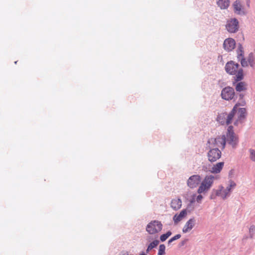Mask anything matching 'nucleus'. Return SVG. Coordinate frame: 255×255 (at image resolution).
<instances>
[{
  "instance_id": "bb28decb",
  "label": "nucleus",
  "mask_w": 255,
  "mask_h": 255,
  "mask_svg": "<svg viewBox=\"0 0 255 255\" xmlns=\"http://www.w3.org/2000/svg\"><path fill=\"white\" fill-rule=\"evenodd\" d=\"M165 254V246L164 244H161L159 247L158 255H164Z\"/></svg>"
},
{
  "instance_id": "2f4dec72",
  "label": "nucleus",
  "mask_w": 255,
  "mask_h": 255,
  "mask_svg": "<svg viewBox=\"0 0 255 255\" xmlns=\"http://www.w3.org/2000/svg\"><path fill=\"white\" fill-rule=\"evenodd\" d=\"M255 231V226H252L250 228V232L254 233Z\"/></svg>"
},
{
  "instance_id": "423d86ee",
  "label": "nucleus",
  "mask_w": 255,
  "mask_h": 255,
  "mask_svg": "<svg viewBox=\"0 0 255 255\" xmlns=\"http://www.w3.org/2000/svg\"><path fill=\"white\" fill-rule=\"evenodd\" d=\"M234 12L237 15L243 16L248 13V10L246 8L243 1L240 0H236L232 4Z\"/></svg>"
},
{
  "instance_id": "f8f14e48",
  "label": "nucleus",
  "mask_w": 255,
  "mask_h": 255,
  "mask_svg": "<svg viewBox=\"0 0 255 255\" xmlns=\"http://www.w3.org/2000/svg\"><path fill=\"white\" fill-rule=\"evenodd\" d=\"M237 57L239 60L241 61V63L243 67H247L248 66V63L246 58H244V50L243 47L241 44L238 47V49L237 50Z\"/></svg>"
},
{
  "instance_id": "f257e3e1",
  "label": "nucleus",
  "mask_w": 255,
  "mask_h": 255,
  "mask_svg": "<svg viewBox=\"0 0 255 255\" xmlns=\"http://www.w3.org/2000/svg\"><path fill=\"white\" fill-rule=\"evenodd\" d=\"M225 145L226 137L225 135L217 138L209 139L206 144V148L209 149L207 153L208 160L211 162H214L220 159L222 153L219 148L224 149Z\"/></svg>"
},
{
  "instance_id": "4468645a",
  "label": "nucleus",
  "mask_w": 255,
  "mask_h": 255,
  "mask_svg": "<svg viewBox=\"0 0 255 255\" xmlns=\"http://www.w3.org/2000/svg\"><path fill=\"white\" fill-rule=\"evenodd\" d=\"M187 215L186 209L182 210L180 213H176L173 217V221L175 225H177L183 219H184Z\"/></svg>"
},
{
  "instance_id": "7c9ffc66",
  "label": "nucleus",
  "mask_w": 255,
  "mask_h": 255,
  "mask_svg": "<svg viewBox=\"0 0 255 255\" xmlns=\"http://www.w3.org/2000/svg\"><path fill=\"white\" fill-rule=\"evenodd\" d=\"M234 170L233 169H232L229 171V179H231L232 177V176L234 175Z\"/></svg>"
},
{
  "instance_id": "c756f323",
  "label": "nucleus",
  "mask_w": 255,
  "mask_h": 255,
  "mask_svg": "<svg viewBox=\"0 0 255 255\" xmlns=\"http://www.w3.org/2000/svg\"><path fill=\"white\" fill-rule=\"evenodd\" d=\"M196 194H194L192 196V198L190 200V204H193L195 202H196Z\"/></svg>"
},
{
  "instance_id": "6e6552de",
  "label": "nucleus",
  "mask_w": 255,
  "mask_h": 255,
  "mask_svg": "<svg viewBox=\"0 0 255 255\" xmlns=\"http://www.w3.org/2000/svg\"><path fill=\"white\" fill-rule=\"evenodd\" d=\"M226 29L230 33H236L239 29V22L236 18H232L227 20L225 25Z\"/></svg>"
},
{
  "instance_id": "412c9836",
  "label": "nucleus",
  "mask_w": 255,
  "mask_h": 255,
  "mask_svg": "<svg viewBox=\"0 0 255 255\" xmlns=\"http://www.w3.org/2000/svg\"><path fill=\"white\" fill-rule=\"evenodd\" d=\"M236 186L237 183L232 179H229L228 181L227 185L225 188L231 195L233 190L236 188Z\"/></svg>"
},
{
  "instance_id": "f03ea898",
  "label": "nucleus",
  "mask_w": 255,
  "mask_h": 255,
  "mask_svg": "<svg viewBox=\"0 0 255 255\" xmlns=\"http://www.w3.org/2000/svg\"><path fill=\"white\" fill-rule=\"evenodd\" d=\"M221 179L220 175L209 174L206 175L197 189L198 194L205 193L210 190L214 184L215 180H219Z\"/></svg>"
},
{
  "instance_id": "473e14b6",
  "label": "nucleus",
  "mask_w": 255,
  "mask_h": 255,
  "mask_svg": "<svg viewBox=\"0 0 255 255\" xmlns=\"http://www.w3.org/2000/svg\"><path fill=\"white\" fill-rule=\"evenodd\" d=\"M247 6L248 8L250 7V1L249 0L247 1Z\"/></svg>"
},
{
  "instance_id": "2eb2a0df",
  "label": "nucleus",
  "mask_w": 255,
  "mask_h": 255,
  "mask_svg": "<svg viewBox=\"0 0 255 255\" xmlns=\"http://www.w3.org/2000/svg\"><path fill=\"white\" fill-rule=\"evenodd\" d=\"M195 225V220L194 218L188 220L182 228L183 233H189L194 228Z\"/></svg>"
},
{
  "instance_id": "b1692460",
  "label": "nucleus",
  "mask_w": 255,
  "mask_h": 255,
  "mask_svg": "<svg viewBox=\"0 0 255 255\" xmlns=\"http://www.w3.org/2000/svg\"><path fill=\"white\" fill-rule=\"evenodd\" d=\"M248 152L250 159L252 161L255 162V149L250 148L248 150Z\"/></svg>"
},
{
  "instance_id": "0eeeda50",
  "label": "nucleus",
  "mask_w": 255,
  "mask_h": 255,
  "mask_svg": "<svg viewBox=\"0 0 255 255\" xmlns=\"http://www.w3.org/2000/svg\"><path fill=\"white\" fill-rule=\"evenodd\" d=\"M227 142L232 146L233 148H236L238 143V138L235 134L233 131V127L231 126H229L227 129Z\"/></svg>"
},
{
  "instance_id": "39448f33",
  "label": "nucleus",
  "mask_w": 255,
  "mask_h": 255,
  "mask_svg": "<svg viewBox=\"0 0 255 255\" xmlns=\"http://www.w3.org/2000/svg\"><path fill=\"white\" fill-rule=\"evenodd\" d=\"M231 195L226 190V189L222 185H220L218 189H213L212 193L210 195V198L211 199H215L217 196L220 197L223 200H225L229 198Z\"/></svg>"
},
{
  "instance_id": "5701e85b",
  "label": "nucleus",
  "mask_w": 255,
  "mask_h": 255,
  "mask_svg": "<svg viewBox=\"0 0 255 255\" xmlns=\"http://www.w3.org/2000/svg\"><path fill=\"white\" fill-rule=\"evenodd\" d=\"M236 90L238 92H242L246 90V84L243 82L238 83L236 86Z\"/></svg>"
},
{
  "instance_id": "9d476101",
  "label": "nucleus",
  "mask_w": 255,
  "mask_h": 255,
  "mask_svg": "<svg viewBox=\"0 0 255 255\" xmlns=\"http://www.w3.org/2000/svg\"><path fill=\"white\" fill-rule=\"evenodd\" d=\"M221 97L223 99L229 101L232 100L235 96V92L233 88L227 87L224 88L221 92Z\"/></svg>"
},
{
  "instance_id": "4be33fe9",
  "label": "nucleus",
  "mask_w": 255,
  "mask_h": 255,
  "mask_svg": "<svg viewBox=\"0 0 255 255\" xmlns=\"http://www.w3.org/2000/svg\"><path fill=\"white\" fill-rule=\"evenodd\" d=\"M217 3L221 9H226L230 5V0H218Z\"/></svg>"
},
{
  "instance_id": "a878e982",
  "label": "nucleus",
  "mask_w": 255,
  "mask_h": 255,
  "mask_svg": "<svg viewBox=\"0 0 255 255\" xmlns=\"http://www.w3.org/2000/svg\"><path fill=\"white\" fill-rule=\"evenodd\" d=\"M172 235V233L170 231H168L166 233L160 236V240L161 242H164Z\"/></svg>"
},
{
  "instance_id": "f704fd0d",
  "label": "nucleus",
  "mask_w": 255,
  "mask_h": 255,
  "mask_svg": "<svg viewBox=\"0 0 255 255\" xmlns=\"http://www.w3.org/2000/svg\"><path fill=\"white\" fill-rule=\"evenodd\" d=\"M139 255H146V254H145V253H142V254Z\"/></svg>"
},
{
  "instance_id": "1a4fd4ad",
  "label": "nucleus",
  "mask_w": 255,
  "mask_h": 255,
  "mask_svg": "<svg viewBox=\"0 0 255 255\" xmlns=\"http://www.w3.org/2000/svg\"><path fill=\"white\" fill-rule=\"evenodd\" d=\"M201 181V177L199 175H193L187 180V185L190 188L194 189L198 186Z\"/></svg>"
},
{
  "instance_id": "a211bd4d",
  "label": "nucleus",
  "mask_w": 255,
  "mask_h": 255,
  "mask_svg": "<svg viewBox=\"0 0 255 255\" xmlns=\"http://www.w3.org/2000/svg\"><path fill=\"white\" fill-rule=\"evenodd\" d=\"M240 104L237 103L236 104L234 107H233L231 112L229 114V115L226 116V124L229 125L232 123L233 117H234L235 114L237 112V108L239 106Z\"/></svg>"
},
{
  "instance_id": "9b49d317",
  "label": "nucleus",
  "mask_w": 255,
  "mask_h": 255,
  "mask_svg": "<svg viewBox=\"0 0 255 255\" xmlns=\"http://www.w3.org/2000/svg\"><path fill=\"white\" fill-rule=\"evenodd\" d=\"M224 166V162H218L211 166L208 169V171L212 173L213 175H219L222 170Z\"/></svg>"
},
{
  "instance_id": "72a5a7b5",
  "label": "nucleus",
  "mask_w": 255,
  "mask_h": 255,
  "mask_svg": "<svg viewBox=\"0 0 255 255\" xmlns=\"http://www.w3.org/2000/svg\"><path fill=\"white\" fill-rule=\"evenodd\" d=\"M123 255H132V254H128V253H124Z\"/></svg>"
},
{
  "instance_id": "6ab92c4d",
  "label": "nucleus",
  "mask_w": 255,
  "mask_h": 255,
  "mask_svg": "<svg viewBox=\"0 0 255 255\" xmlns=\"http://www.w3.org/2000/svg\"><path fill=\"white\" fill-rule=\"evenodd\" d=\"M237 112L238 119L235 122V125H238L239 122H241L242 120L245 119L247 114L245 108L237 109Z\"/></svg>"
},
{
  "instance_id": "cd10ccee",
  "label": "nucleus",
  "mask_w": 255,
  "mask_h": 255,
  "mask_svg": "<svg viewBox=\"0 0 255 255\" xmlns=\"http://www.w3.org/2000/svg\"><path fill=\"white\" fill-rule=\"evenodd\" d=\"M181 237V235L180 234H177L176 235H175V236H174L173 237L171 238L168 241V244H171L172 242H173V241L176 240H178Z\"/></svg>"
},
{
  "instance_id": "f3484780",
  "label": "nucleus",
  "mask_w": 255,
  "mask_h": 255,
  "mask_svg": "<svg viewBox=\"0 0 255 255\" xmlns=\"http://www.w3.org/2000/svg\"><path fill=\"white\" fill-rule=\"evenodd\" d=\"M182 202L180 198H175L171 200L170 202V207L174 211L179 210L182 207Z\"/></svg>"
},
{
  "instance_id": "20e7f679",
  "label": "nucleus",
  "mask_w": 255,
  "mask_h": 255,
  "mask_svg": "<svg viewBox=\"0 0 255 255\" xmlns=\"http://www.w3.org/2000/svg\"><path fill=\"white\" fill-rule=\"evenodd\" d=\"M163 225L158 220H152L149 222L145 228L146 231L149 235H154L158 234L162 229Z\"/></svg>"
},
{
  "instance_id": "dca6fc26",
  "label": "nucleus",
  "mask_w": 255,
  "mask_h": 255,
  "mask_svg": "<svg viewBox=\"0 0 255 255\" xmlns=\"http://www.w3.org/2000/svg\"><path fill=\"white\" fill-rule=\"evenodd\" d=\"M152 238L150 236H148L146 238V240L148 242H150L147 247L146 253H148L153 249L156 247L159 243V241L157 239H154L152 240Z\"/></svg>"
},
{
  "instance_id": "c85d7f7f",
  "label": "nucleus",
  "mask_w": 255,
  "mask_h": 255,
  "mask_svg": "<svg viewBox=\"0 0 255 255\" xmlns=\"http://www.w3.org/2000/svg\"><path fill=\"white\" fill-rule=\"evenodd\" d=\"M203 199V196L201 195V194H199L198 195H196V201L197 203L199 204L201 203Z\"/></svg>"
},
{
  "instance_id": "393cba45",
  "label": "nucleus",
  "mask_w": 255,
  "mask_h": 255,
  "mask_svg": "<svg viewBox=\"0 0 255 255\" xmlns=\"http://www.w3.org/2000/svg\"><path fill=\"white\" fill-rule=\"evenodd\" d=\"M226 114H222L219 115L217 117V121L222 125L226 124Z\"/></svg>"
},
{
  "instance_id": "aec40b11",
  "label": "nucleus",
  "mask_w": 255,
  "mask_h": 255,
  "mask_svg": "<svg viewBox=\"0 0 255 255\" xmlns=\"http://www.w3.org/2000/svg\"><path fill=\"white\" fill-rule=\"evenodd\" d=\"M246 60L248 62V66L250 65L252 68L255 69V50L250 53Z\"/></svg>"
},
{
  "instance_id": "ddd939ff",
  "label": "nucleus",
  "mask_w": 255,
  "mask_h": 255,
  "mask_svg": "<svg viewBox=\"0 0 255 255\" xmlns=\"http://www.w3.org/2000/svg\"><path fill=\"white\" fill-rule=\"evenodd\" d=\"M236 46L235 40L232 38H228L224 40L223 47L224 49L227 51H231L233 50Z\"/></svg>"
},
{
  "instance_id": "7ed1b4c3",
  "label": "nucleus",
  "mask_w": 255,
  "mask_h": 255,
  "mask_svg": "<svg viewBox=\"0 0 255 255\" xmlns=\"http://www.w3.org/2000/svg\"><path fill=\"white\" fill-rule=\"evenodd\" d=\"M226 72L230 75H235L236 80L240 81L243 78V71L239 67V65L235 62L231 61L228 62L225 66Z\"/></svg>"
}]
</instances>
